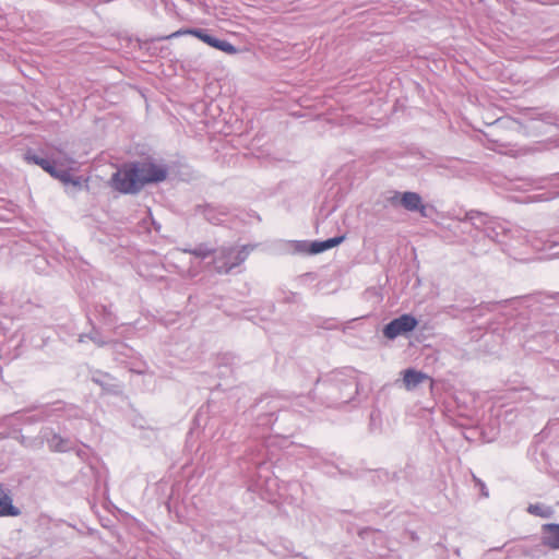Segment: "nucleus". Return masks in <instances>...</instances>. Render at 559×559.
I'll return each mask as SVG.
<instances>
[{
    "label": "nucleus",
    "instance_id": "ddd939ff",
    "mask_svg": "<svg viewBox=\"0 0 559 559\" xmlns=\"http://www.w3.org/2000/svg\"><path fill=\"white\" fill-rule=\"evenodd\" d=\"M527 511L531 514L536 515V516H540V518H548L550 515V511L546 510L540 504H530L528 508H527Z\"/></svg>",
    "mask_w": 559,
    "mask_h": 559
},
{
    "label": "nucleus",
    "instance_id": "423d86ee",
    "mask_svg": "<svg viewBox=\"0 0 559 559\" xmlns=\"http://www.w3.org/2000/svg\"><path fill=\"white\" fill-rule=\"evenodd\" d=\"M417 324L418 322L413 316L402 314L384 326L383 335L389 340H394L401 334L415 330Z\"/></svg>",
    "mask_w": 559,
    "mask_h": 559
},
{
    "label": "nucleus",
    "instance_id": "39448f33",
    "mask_svg": "<svg viewBox=\"0 0 559 559\" xmlns=\"http://www.w3.org/2000/svg\"><path fill=\"white\" fill-rule=\"evenodd\" d=\"M135 165L140 180L143 182V188L148 183L164 181L167 177V169L151 160L135 162Z\"/></svg>",
    "mask_w": 559,
    "mask_h": 559
},
{
    "label": "nucleus",
    "instance_id": "1a4fd4ad",
    "mask_svg": "<svg viewBox=\"0 0 559 559\" xmlns=\"http://www.w3.org/2000/svg\"><path fill=\"white\" fill-rule=\"evenodd\" d=\"M544 546L550 549H559V524L548 523L542 526Z\"/></svg>",
    "mask_w": 559,
    "mask_h": 559
},
{
    "label": "nucleus",
    "instance_id": "6e6552de",
    "mask_svg": "<svg viewBox=\"0 0 559 559\" xmlns=\"http://www.w3.org/2000/svg\"><path fill=\"white\" fill-rule=\"evenodd\" d=\"M400 202L403 205V207L406 209L407 211H418L421 216H427L426 206L423 204L421 198L418 193L404 192L401 195Z\"/></svg>",
    "mask_w": 559,
    "mask_h": 559
},
{
    "label": "nucleus",
    "instance_id": "20e7f679",
    "mask_svg": "<svg viewBox=\"0 0 559 559\" xmlns=\"http://www.w3.org/2000/svg\"><path fill=\"white\" fill-rule=\"evenodd\" d=\"M254 248L255 246H243L236 255H233L234 252L231 249L223 250L216 258L217 271L221 273L229 272L231 269L242 263Z\"/></svg>",
    "mask_w": 559,
    "mask_h": 559
},
{
    "label": "nucleus",
    "instance_id": "9b49d317",
    "mask_svg": "<svg viewBox=\"0 0 559 559\" xmlns=\"http://www.w3.org/2000/svg\"><path fill=\"white\" fill-rule=\"evenodd\" d=\"M426 379H428L427 374L414 369H407L404 371L403 382L407 390H413Z\"/></svg>",
    "mask_w": 559,
    "mask_h": 559
},
{
    "label": "nucleus",
    "instance_id": "9d476101",
    "mask_svg": "<svg viewBox=\"0 0 559 559\" xmlns=\"http://www.w3.org/2000/svg\"><path fill=\"white\" fill-rule=\"evenodd\" d=\"M20 513V510L13 506L9 492L0 486V516H17Z\"/></svg>",
    "mask_w": 559,
    "mask_h": 559
},
{
    "label": "nucleus",
    "instance_id": "f257e3e1",
    "mask_svg": "<svg viewBox=\"0 0 559 559\" xmlns=\"http://www.w3.org/2000/svg\"><path fill=\"white\" fill-rule=\"evenodd\" d=\"M111 187L124 194H134L143 189L135 162L124 164L110 179Z\"/></svg>",
    "mask_w": 559,
    "mask_h": 559
},
{
    "label": "nucleus",
    "instance_id": "f03ea898",
    "mask_svg": "<svg viewBox=\"0 0 559 559\" xmlns=\"http://www.w3.org/2000/svg\"><path fill=\"white\" fill-rule=\"evenodd\" d=\"M111 187L124 194H134L143 189L135 162L124 164L110 179Z\"/></svg>",
    "mask_w": 559,
    "mask_h": 559
},
{
    "label": "nucleus",
    "instance_id": "7ed1b4c3",
    "mask_svg": "<svg viewBox=\"0 0 559 559\" xmlns=\"http://www.w3.org/2000/svg\"><path fill=\"white\" fill-rule=\"evenodd\" d=\"M181 35H191V36L200 39L204 44L209 45L210 47L218 49V50H221V51H223L225 53H228V55H235V53L238 52V49L233 44H230L229 41L217 39V38L209 35V34H206L201 28L179 29V31H177V32H175V33L164 37V39H169V38L178 37V36H181Z\"/></svg>",
    "mask_w": 559,
    "mask_h": 559
},
{
    "label": "nucleus",
    "instance_id": "f8f14e48",
    "mask_svg": "<svg viewBox=\"0 0 559 559\" xmlns=\"http://www.w3.org/2000/svg\"><path fill=\"white\" fill-rule=\"evenodd\" d=\"M344 239H345V236H340V237L330 238L325 241H316L311 245V252L319 253V252L325 251L328 249L338 246L341 242L344 241Z\"/></svg>",
    "mask_w": 559,
    "mask_h": 559
},
{
    "label": "nucleus",
    "instance_id": "0eeeda50",
    "mask_svg": "<svg viewBox=\"0 0 559 559\" xmlns=\"http://www.w3.org/2000/svg\"><path fill=\"white\" fill-rule=\"evenodd\" d=\"M24 159L28 164H35L38 165L43 170L48 173L51 177L60 180L63 183L71 182V175L69 170H60L57 169L55 164L46 158H41L31 152H27L24 155Z\"/></svg>",
    "mask_w": 559,
    "mask_h": 559
}]
</instances>
